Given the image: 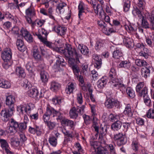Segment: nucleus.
Instances as JSON below:
<instances>
[{
    "label": "nucleus",
    "instance_id": "29",
    "mask_svg": "<svg viewBox=\"0 0 154 154\" xmlns=\"http://www.w3.org/2000/svg\"><path fill=\"white\" fill-rule=\"evenodd\" d=\"M4 16L9 20L15 22V20H16L17 17L12 15L9 12H6Z\"/></svg>",
    "mask_w": 154,
    "mask_h": 154
},
{
    "label": "nucleus",
    "instance_id": "1",
    "mask_svg": "<svg viewBox=\"0 0 154 154\" xmlns=\"http://www.w3.org/2000/svg\"><path fill=\"white\" fill-rule=\"evenodd\" d=\"M51 116H52L55 119H59L60 112L56 111L49 105H48L46 109V112L43 116V119L45 123H46L49 121Z\"/></svg>",
    "mask_w": 154,
    "mask_h": 154
},
{
    "label": "nucleus",
    "instance_id": "11",
    "mask_svg": "<svg viewBox=\"0 0 154 154\" xmlns=\"http://www.w3.org/2000/svg\"><path fill=\"white\" fill-rule=\"evenodd\" d=\"M93 61L94 63V66L98 69L100 67L102 63L101 57L97 54H94L93 55Z\"/></svg>",
    "mask_w": 154,
    "mask_h": 154
},
{
    "label": "nucleus",
    "instance_id": "41",
    "mask_svg": "<svg viewBox=\"0 0 154 154\" xmlns=\"http://www.w3.org/2000/svg\"><path fill=\"white\" fill-rule=\"evenodd\" d=\"M122 56V52L119 50L114 51L113 53V57L115 58L119 59Z\"/></svg>",
    "mask_w": 154,
    "mask_h": 154
},
{
    "label": "nucleus",
    "instance_id": "8",
    "mask_svg": "<svg viewBox=\"0 0 154 154\" xmlns=\"http://www.w3.org/2000/svg\"><path fill=\"white\" fill-rule=\"evenodd\" d=\"M2 57L5 62H9L12 57V53L10 49L7 48L2 52Z\"/></svg>",
    "mask_w": 154,
    "mask_h": 154
},
{
    "label": "nucleus",
    "instance_id": "50",
    "mask_svg": "<svg viewBox=\"0 0 154 154\" xmlns=\"http://www.w3.org/2000/svg\"><path fill=\"white\" fill-rule=\"evenodd\" d=\"M61 99L59 97H56L52 99L53 103L54 105L60 104L61 103Z\"/></svg>",
    "mask_w": 154,
    "mask_h": 154
},
{
    "label": "nucleus",
    "instance_id": "13",
    "mask_svg": "<svg viewBox=\"0 0 154 154\" xmlns=\"http://www.w3.org/2000/svg\"><path fill=\"white\" fill-rule=\"evenodd\" d=\"M53 29L58 35L60 36L64 35L66 34L67 31L66 27L61 26L60 25L54 26Z\"/></svg>",
    "mask_w": 154,
    "mask_h": 154
},
{
    "label": "nucleus",
    "instance_id": "18",
    "mask_svg": "<svg viewBox=\"0 0 154 154\" xmlns=\"http://www.w3.org/2000/svg\"><path fill=\"white\" fill-rule=\"evenodd\" d=\"M25 112L27 115L30 114L33 110L34 105L32 103H29L27 105H25Z\"/></svg>",
    "mask_w": 154,
    "mask_h": 154
},
{
    "label": "nucleus",
    "instance_id": "33",
    "mask_svg": "<svg viewBox=\"0 0 154 154\" xmlns=\"http://www.w3.org/2000/svg\"><path fill=\"white\" fill-rule=\"evenodd\" d=\"M123 113L125 115H127L129 117H131L133 115L132 112L131 111V108L128 105L125 108Z\"/></svg>",
    "mask_w": 154,
    "mask_h": 154
},
{
    "label": "nucleus",
    "instance_id": "36",
    "mask_svg": "<svg viewBox=\"0 0 154 154\" xmlns=\"http://www.w3.org/2000/svg\"><path fill=\"white\" fill-rule=\"evenodd\" d=\"M119 66L121 67H124L128 69L130 67L131 64L129 62L126 61H123L120 63Z\"/></svg>",
    "mask_w": 154,
    "mask_h": 154
},
{
    "label": "nucleus",
    "instance_id": "64",
    "mask_svg": "<svg viewBox=\"0 0 154 154\" xmlns=\"http://www.w3.org/2000/svg\"><path fill=\"white\" fill-rule=\"evenodd\" d=\"M56 57L57 59L56 60V64H58V65H60V64H61V62L63 60H64L62 57L61 56H58Z\"/></svg>",
    "mask_w": 154,
    "mask_h": 154
},
{
    "label": "nucleus",
    "instance_id": "24",
    "mask_svg": "<svg viewBox=\"0 0 154 154\" xmlns=\"http://www.w3.org/2000/svg\"><path fill=\"white\" fill-rule=\"evenodd\" d=\"M16 74L19 77H24L26 74L23 69L20 67H17L16 69Z\"/></svg>",
    "mask_w": 154,
    "mask_h": 154
},
{
    "label": "nucleus",
    "instance_id": "3",
    "mask_svg": "<svg viewBox=\"0 0 154 154\" xmlns=\"http://www.w3.org/2000/svg\"><path fill=\"white\" fill-rule=\"evenodd\" d=\"M75 58L73 57L68 58V63L69 66L72 68L74 74L77 75L76 74L78 73L80 71Z\"/></svg>",
    "mask_w": 154,
    "mask_h": 154
},
{
    "label": "nucleus",
    "instance_id": "30",
    "mask_svg": "<svg viewBox=\"0 0 154 154\" xmlns=\"http://www.w3.org/2000/svg\"><path fill=\"white\" fill-rule=\"evenodd\" d=\"M150 72V70L146 67H143L141 69V75L143 76H144L145 78H147L148 75H149Z\"/></svg>",
    "mask_w": 154,
    "mask_h": 154
},
{
    "label": "nucleus",
    "instance_id": "32",
    "mask_svg": "<svg viewBox=\"0 0 154 154\" xmlns=\"http://www.w3.org/2000/svg\"><path fill=\"white\" fill-rule=\"evenodd\" d=\"M60 87V84L55 82H53L51 84V89L54 91H57Z\"/></svg>",
    "mask_w": 154,
    "mask_h": 154
},
{
    "label": "nucleus",
    "instance_id": "49",
    "mask_svg": "<svg viewBox=\"0 0 154 154\" xmlns=\"http://www.w3.org/2000/svg\"><path fill=\"white\" fill-rule=\"evenodd\" d=\"M21 85L24 88H26L28 86V81L26 79H23L21 81Z\"/></svg>",
    "mask_w": 154,
    "mask_h": 154
},
{
    "label": "nucleus",
    "instance_id": "54",
    "mask_svg": "<svg viewBox=\"0 0 154 154\" xmlns=\"http://www.w3.org/2000/svg\"><path fill=\"white\" fill-rule=\"evenodd\" d=\"M83 117L85 123L87 125H89L90 124L89 121L90 120V116L85 114L83 116Z\"/></svg>",
    "mask_w": 154,
    "mask_h": 154
},
{
    "label": "nucleus",
    "instance_id": "47",
    "mask_svg": "<svg viewBox=\"0 0 154 154\" xmlns=\"http://www.w3.org/2000/svg\"><path fill=\"white\" fill-rule=\"evenodd\" d=\"M53 12L52 8L51 7H50L48 9V14L49 17L52 19L55 20L54 17L53 15Z\"/></svg>",
    "mask_w": 154,
    "mask_h": 154
},
{
    "label": "nucleus",
    "instance_id": "4",
    "mask_svg": "<svg viewBox=\"0 0 154 154\" xmlns=\"http://www.w3.org/2000/svg\"><path fill=\"white\" fill-rule=\"evenodd\" d=\"M105 104L107 108L109 109L112 108L114 106L117 108H119L120 107L119 102L112 98L107 99Z\"/></svg>",
    "mask_w": 154,
    "mask_h": 154
},
{
    "label": "nucleus",
    "instance_id": "26",
    "mask_svg": "<svg viewBox=\"0 0 154 154\" xmlns=\"http://www.w3.org/2000/svg\"><path fill=\"white\" fill-rule=\"evenodd\" d=\"M62 132L65 135V139L63 143V146H66L67 144V130L65 126L62 129Z\"/></svg>",
    "mask_w": 154,
    "mask_h": 154
},
{
    "label": "nucleus",
    "instance_id": "56",
    "mask_svg": "<svg viewBox=\"0 0 154 154\" xmlns=\"http://www.w3.org/2000/svg\"><path fill=\"white\" fill-rule=\"evenodd\" d=\"M117 145L119 146L125 144L126 143V141L124 140V138H122L120 139L117 140Z\"/></svg>",
    "mask_w": 154,
    "mask_h": 154
},
{
    "label": "nucleus",
    "instance_id": "62",
    "mask_svg": "<svg viewBox=\"0 0 154 154\" xmlns=\"http://www.w3.org/2000/svg\"><path fill=\"white\" fill-rule=\"evenodd\" d=\"M75 86L73 83H71L69 85H68V91L69 92L70 94L73 92Z\"/></svg>",
    "mask_w": 154,
    "mask_h": 154
},
{
    "label": "nucleus",
    "instance_id": "58",
    "mask_svg": "<svg viewBox=\"0 0 154 154\" xmlns=\"http://www.w3.org/2000/svg\"><path fill=\"white\" fill-rule=\"evenodd\" d=\"M40 51L42 55L44 57H47L48 55L47 50L43 48H40Z\"/></svg>",
    "mask_w": 154,
    "mask_h": 154
},
{
    "label": "nucleus",
    "instance_id": "23",
    "mask_svg": "<svg viewBox=\"0 0 154 154\" xmlns=\"http://www.w3.org/2000/svg\"><path fill=\"white\" fill-rule=\"evenodd\" d=\"M27 17H33L35 14L34 8L29 7L26 9L25 11Z\"/></svg>",
    "mask_w": 154,
    "mask_h": 154
},
{
    "label": "nucleus",
    "instance_id": "43",
    "mask_svg": "<svg viewBox=\"0 0 154 154\" xmlns=\"http://www.w3.org/2000/svg\"><path fill=\"white\" fill-rule=\"evenodd\" d=\"M78 9L79 10L78 16L79 18L80 19L81 16L82 15V13L84 12V8L82 3H80L78 6Z\"/></svg>",
    "mask_w": 154,
    "mask_h": 154
},
{
    "label": "nucleus",
    "instance_id": "27",
    "mask_svg": "<svg viewBox=\"0 0 154 154\" xmlns=\"http://www.w3.org/2000/svg\"><path fill=\"white\" fill-rule=\"evenodd\" d=\"M123 43L127 47L130 48L131 47L132 45L131 39L128 37H125L123 39Z\"/></svg>",
    "mask_w": 154,
    "mask_h": 154
},
{
    "label": "nucleus",
    "instance_id": "55",
    "mask_svg": "<svg viewBox=\"0 0 154 154\" xmlns=\"http://www.w3.org/2000/svg\"><path fill=\"white\" fill-rule=\"evenodd\" d=\"M33 56L35 59L38 61H42L43 60V58L39 54V53L33 54Z\"/></svg>",
    "mask_w": 154,
    "mask_h": 154
},
{
    "label": "nucleus",
    "instance_id": "63",
    "mask_svg": "<svg viewBox=\"0 0 154 154\" xmlns=\"http://www.w3.org/2000/svg\"><path fill=\"white\" fill-rule=\"evenodd\" d=\"M136 121L137 124L139 125H142L144 124V120L141 118H137L136 120Z\"/></svg>",
    "mask_w": 154,
    "mask_h": 154
},
{
    "label": "nucleus",
    "instance_id": "12",
    "mask_svg": "<svg viewBox=\"0 0 154 154\" xmlns=\"http://www.w3.org/2000/svg\"><path fill=\"white\" fill-rule=\"evenodd\" d=\"M35 35L41 42L47 46L51 48H53V44L51 42L47 41L46 35H45V37H43L40 34L36 33Z\"/></svg>",
    "mask_w": 154,
    "mask_h": 154
},
{
    "label": "nucleus",
    "instance_id": "61",
    "mask_svg": "<svg viewBox=\"0 0 154 154\" xmlns=\"http://www.w3.org/2000/svg\"><path fill=\"white\" fill-rule=\"evenodd\" d=\"M17 110L20 112H21L22 113H23L24 111L25 112V105H20V106L17 107Z\"/></svg>",
    "mask_w": 154,
    "mask_h": 154
},
{
    "label": "nucleus",
    "instance_id": "9",
    "mask_svg": "<svg viewBox=\"0 0 154 154\" xmlns=\"http://www.w3.org/2000/svg\"><path fill=\"white\" fill-rule=\"evenodd\" d=\"M14 110L10 109L7 108L5 110H2L1 111V114L2 116H3L5 121L7 122L9 120L10 117L13 114Z\"/></svg>",
    "mask_w": 154,
    "mask_h": 154
},
{
    "label": "nucleus",
    "instance_id": "35",
    "mask_svg": "<svg viewBox=\"0 0 154 154\" xmlns=\"http://www.w3.org/2000/svg\"><path fill=\"white\" fill-rule=\"evenodd\" d=\"M59 119H56L57 121L60 120L62 125L64 126L66 125L67 124V119L64 117H63L61 116V113L60 112V116Z\"/></svg>",
    "mask_w": 154,
    "mask_h": 154
},
{
    "label": "nucleus",
    "instance_id": "15",
    "mask_svg": "<svg viewBox=\"0 0 154 154\" xmlns=\"http://www.w3.org/2000/svg\"><path fill=\"white\" fill-rule=\"evenodd\" d=\"M11 87V84L8 80L3 79H0V87L7 89Z\"/></svg>",
    "mask_w": 154,
    "mask_h": 154
},
{
    "label": "nucleus",
    "instance_id": "37",
    "mask_svg": "<svg viewBox=\"0 0 154 154\" xmlns=\"http://www.w3.org/2000/svg\"><path fill=\"white\" fill-rule=\"evenodd\" d=\"M0 143L2 148L7 149L9 147V145L6 140L3 139H0Z\"/></svg>",
    "mask_w": 154,
    "mask_h": 154
},
{
    "label": "nucleus",
    "instance_id": "25",
    "mask_svg": "<svg viewBox=\"0 0 154 154\" xmlns=\"http://www.w3.org/2000/svg\"><path fill=\"white\" fill-rule=\"evenodd\" d=\"M69 115L71 118L76 119L78 117V115L76 111V108L75 107H73L70 110Z\"/></svg>",
    "mask_w": 154,
    "mask_h": 154
},
{
    "label": "nucleus",
    "instance_id": "17",
    "mask_svg": "<svg viewBox=\"0 0 154 154\" xmlns=\"http://www.w3.org/2000/svg\"><path fill=\"white\" fill-rule=\"evenodd\" d=\"M38 93V90L35 88H32L27 91V94L29 97L36 99H37Z\"/></svg>",
    "mask_w": 154,
    "mask_h": 154
},
{
    "label": "nucleus",
    "instance_id": "2",
    "mask_svg": "<svg viewBox=\"0 0 154 154\" xmlns=\"http://www.w3.org/2000/svg\"><path fill=\"white\" fill-rule=\"evenodd\" d=\"M9 126L7 130L9 133L14 134L17 132L19 126V123L13 119H11L8 122Z\"/></svg>",
    "mask_w": 154,
    "mask_h": 154
},
{
    "label": "nucleus",
    "instance_id": "5",
    "mask_svg": "<svg viewBox=\"0 0 154 154\" xmlns=\"http://www.w3.org/2000/svg\"><path fill=\"white\" fill-rule=\"evenodd\" d=\"M15 102L14 97L12 95H10L6 97L5 103L7 108L10 109L15 110L14 103Z\"/></svg>",
    "mask_w": 154,
    "mask_h": 154
},
{
    "label": "nucleus",
    "instance_id": "6",
    "mask_svg": "<svg viewBox=\"0 0 154 154\" xmlns=\"http://www.w3.org/2000/svg\"><path fill=\"white\" fill-rule=\"evenodd\" d=\"M60 134L57 131H53L52 133V135L50 136L48 141L50 144L54 146H55L57 144V139Z\"/></svg>",
    "mask_w": 154,
    "mask_h": 154
},
{
    "label": "nucleus",
    "instance_id": "38",
    "mask_svg": "<svg viewBox=\"0 0 154 154\" xmlns=\"http://www.w3.org/2000/svg\"><path fill=\"white\" fill-rule=\"evenodd\" d=\"M135 63L137 66L140 67L144 66L147 64L145 61L138 59L136 60Z\"/></svg>",
    "mask_w": 154,
    "mask_h": 154
},
{
    "label": "nucleus",
    "instance_id": "40",
    "mask_svg": "<svg viewBox=\"0 0 154 154\" xmlns=\"http://www.w3.org/2000/svg\"><path fill=\"white\" fill-rule=\"evenodd\" d=\"M126 91L128 96L131 98H134L135 96L134 91L132 89L128 88L126 89Z\"/></svg>",
    "mask_w": 154,
    "mask_h": 154
},
{
    "label": "nucleus",
    "instance_id": "10",
    "mask_svg": "<svg viewBox=\"0 0 154 154\" xmlns=\"http://www.w3.org/2000/svg\"><path fill=\"white\" fill-rule=\"evenodd\" d=\"M20 34L23 36L24 38L29 42H32L33 39L32 36L29 32L24 28H22L20 30Z\"/></svg>",
    "mask_w": 154,
    "mask_h": 154
},
{
    "label": "nucleus",
    "instance_id": "46",
    "mask_svg": "<svg viewBox=\"0 0 154 154\" xmlns=\"http://www.w3.org/2000/svg\"><path fill=\"white\" fill-rule=\"evenodd\" d=\"M28 115L29 116L31 119L37 120L38 119L39 114L37 112L35 113H32V112L30 114Z\"/></svg>",
    "mask_w": 154,
    "mask_h": 154
},
{
    "label": "nucleus",
    "instance_id": "20",
    "mask_svg": "<svg viewBox=\"0 0 154 154\" xmlns=\"http://www.w3.org/2000/svg\"><path fill=\"white\" fill-rule=\"evenodd\" d=\"M122 123L120 121H117L112 124L111 126V128L114 131H118L122 127Z\"/></svg>",
    "mask_w": 154,
    "mask_h": 154
},
{
    "label": "nucleus",
    "instance_id": "48",
    "mask_svg": "<svg viewBox=\"0 0 154 154\" xmlns=\"http://www.w3.org/2000/svg\"><path fill=\"white\" fill-rule=\"evenodd\" d=\"M119 116L116 115H114L112 114H110L109 116V119L112 122H116L118 121Z\"/></svg>",
    "mask_w": 154,
    "mask_h": 154
},
{
    "label": "nucleus",
    "instance_id": "28",
    "mask_svg": "<svg viewBox=\"0 0 154 154\" xmlns=\"http://www.w3.org/2000/svg\"><path fill=\"white\" fill-rule=\"evenodd\" d=\"M97 154H109L106 148L100 146L97 149Z\"/></svg>",
    "mask_w": 154,
    "mask_h": 154
},
{
    "label": "nucleus",
    "instance_id": "44",
    "mask_svg": "<svg viewBox=\"0 0 154 154\" xmlns=\"http://www.w3.org/2000/svg\"><path fill=\"white\" fill-rule=\"evenodd\" d=\"M146 115L148 118L154 119V110L150 109L148 110Z\"/></svg>",
    "mask_w": 154,
    "mask_h": 154
},
{
    "label": "nucleus",
    "instance_id": "16",
    "mask_svg": "<svg viewBox=\"0 0 154 154\" xmlns=\"http://www.w3.org/2000/svg\"><path fill=\"white\" fill-rule=\"evenodd\" d=\"M40 75L42 82L44 83H46L48 82L49 78L48 74L44 70H43L41 71Z\"/></svg>",
    "mask_w": 154,
    "mask_h": 154
},
{
    "label": "nucleus",
    "instance_id": "39",
    "mask_svg": "<svg viewBox=\"0 0 154 154\" xmlns=\"http://www.w3.org/2000/svg\"><path fill=\"white\" fill-rule=\"evenodd\" d=\"M141 25L142 27L144 28L148 29L150 28L149 23L146 19L144 18V17H143V19H142Z\"/></svg>",
    "mask_w": 154,
    "mask_h": 154
},
{
    "label": "nucleus",
    "instance_id": "51",
    "mask_svg": "<svg viewBox=\"0 0 154 154\" xmlns=\"http://www.w3.org/2000/svg\"><path fill=\"white\" fill-rule=\"evenodd\" d=\"M45 91V90L44 89L41 90L40 94L39 93L38 91V93L37 94V99L39 100L41 98L43 97Z\"/></svg>",
    "mask_w": 154,
    "mask_h": 154
},
{
    "label": "nucleus",
    "instance_id": "42",
    "mask_svg": "<svg viewBox=\"0 0 154 154\" xmlns=\"http://www.w3.org/2000/svg\"><path fill=\"white\" fill-rule=\"evenodd\" d=\"M130 1L128 0H127L124 2L123 8L125 11L127 12L129 11L130 7Z\"/></svg>",
    "mask_w": 154,
    "mask_h": 154
},
{
    "label": "nucleus",
    "instance_id": "14",
    "mask_svg": "<svg viewBox=\"0 0 154 154\" xmlns=\"http://www.w3.org/2000/svg\"><path fill=\"white\" fill-rule=\"evenodd\" d=\"M29 131L30 133L33 134L36 133L37 135L38 136L41 135L42 134V132L39 127L36 126L34 128L29 126Z\"/></svg>",
    "mask_w": 154,
    "mask_h": 154
},
{
    "label": "nucleus",
    "instance_id": "45",
    "mask_svg": "<svg viewBox=\"0 0 154 154\" xmlns=\"http://www.w3.org/2000/svg\"><path fill=\"white\" fill-rule=\"evenodd\" d=\"M101 9L102 10V11L99 13L101 17H102V15L104 16L105 21L106 22H109L110 21V18L109 16L108 15L106 16L102 8H101Z\"/></svg>",
    "mask_w": 154,
    "mask_h": 154
},
{
    "label": "nucleus",
    "instance_id": "22",
    "mask_svg": "<svg viewBox=\"0 0 154 154\" xmlns=\"http://www.w3.org/2000/svg\"><path fill=\"white\" fill-rule=\"evenodd\" d=\"M138 95L140 97H143L144 98L148 96V89L146 87H144L138 92Z\"/></svg>",
    "mask_w": 154,
    "mask_h": 154
},
{
    "label": "nucleus",
    "instance_id": "57",
    "mask_svg": "<svg viewBox=\"0 0 154 154\" xmlns=\"http://www.w3.org/2000/svg\"><path fill=\"white\" fill-rule=\"evenodd\" d=\"M36 22L38 26L40 27L43 25L45 22V20L42 19H37L36 20Z\"/></svg>",
    "mask_w": 154,
    "mask_h": 154
},
{
    "label": "nucleus",
    "instance_id": "53",
    "mask_svg": "<svg viewBox=\"0 0 154 154\" xmlns=\"http://www.w3.org/2000/svg\"><path fill=\"white\" fill-rule=\"evenodd\" d=\"M46 124L50 129H53L55 126V123L54 122L49 121Z\"/></svg>",
    "mask_w": 154,
    "mask_h": 154
},
{
    "label": "nucleus",
    "instance_id": "7",
    "mask_svg": "<svg viewBox=\"0 0 154 154\" xmlns=\"http://www.w3.org/2000/svg\"><path fill=\"white\" fill-rule=\"evenodd\" d=\"M78 57V54L75 48L71 45L68 44V58H75L77 61H79Z\"/></svg>",
    "mask_w": 154,
    "mask_h": 154
},
{
    "label": "nucleus",
    "instance_id": "21",
    "mask_svg": "<svg viewBox=\"0 0 154 154\" xmlns=\"http://www.w3.org/2000/svg\"><path fill=\"white\" fill-rule=\"evenodd\" d=\"M116 73L115 70L113 68L111 69L109 72V77L112 81V82L113 83L116 82L117 80L116 79Z\"/></svg>",
    "mask_w": 154,
    "mask_h": 154
},
{
    "label": "nucleus",
    "instance_id": "34",
    "mask_svg": "<svg viewBox=\"0 0 154 154\" xmlns=\"http://www.w3.org/2000/svg\"><path fill=\"white\" fill-rule=\"evenodd\" d=\"M27 123L24 122L20 123H19V126L18 128V130L19 131L21 132H23V131L26 128Z\"/></svg>",
    "mask_w": 154,
    "mask_h": 154
},
{
    "label": "nucleus",
    "instance_id": "52",
    "mask_svg": "<svg viewBox=\"0 0 154 154\" xmlns=\"http://www.w3.org/2000/svg\"><path fill=\"white\" fill-rule=\"evenodd\" d=\"M26 68L29 72H32V65L31 62H28L26 66Z\"/></svg>",
    "mask_w": 154,
    "mask_h": 154
},
{
    "label": "nucleus",
    "instance_id": "31",
    "mask_svg": "<svg viewBox=\"0 0 154 154\" xmlns=\"http://www.w3.org/2000/svg\"><path fill=\"white\" fill-rule=\"evenodd\" d=\"M11 143L14 147H18L20 145V142L19 140L16 138H11L10 140Z\"/></svg>",
    "mask_w": 154,
    "mask_h": 154
},
{
    "label": "nucleus",
    "instance_id": "59",
    "mask_svg": "<svg viewBox=\"0 0 154 154\" xmlns=\"http://www.w3.org/2000/svg\"><path fill=\"white\" fill-rule=\"evenodd\" d=\"M77 100L78 102L80 104H82L83 102L82 100V94L81 93H80L78 94H77Z\"/></svg>",
    "mask_w": 154,
    "mask_h": 154
},
{
    "label": "nucleus",
    "instance_id": "60",
    "mask_svg": "<svg viewBox=\"0 0 154 154\" xmlns=\"http://www.w3.org/2000/svg\"><path fill=\"white\" fill-rule=\"evenodd\" d=\"M144 103L147 106H149L151 102V100L148 96L143 98Z\"/></svg>",
    "mask_w": 154,
    "mask_h": 154
},
{
    "label": "nucleus",
    "instance_id": "19",
    "mask_svg": "<svg viewBox=\"0 0 154 154\" xmlns=\"http://www.w3.org/2000/svg\"><path fill=\"white\" fill-rule=\"evenodd\" d=\"M16 44L18 49L20 51H23L25 49V46L23 41L21 39H17Z\"/></svg>",
    "mask_w": 154,
    "mask_h": 154
}]
</instances>
